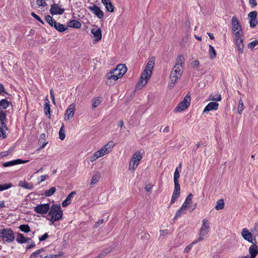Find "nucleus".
Instances as JSON below:
<instances>
[{"label":"nucleus","instance_id":"obj_1","mask_svg":"<svg viewBox=\"0 0 258 258\" xmlns=\"http://www.w3.org/2000/svg\"><path fill=\"white\" fill-rule=\"evenodd\" d=\"M184 61L185 59L182 55L179 54L177 56L175 63L170 74V82L168 84L170 89L173 88L175 84L181 77L184 70Z\"/></svg>","mask_w":258,"mask_h":258},{"label":"nucleus","instance_id":"obj_2","mask_svg":"<svg viewBox=\"0 0 258 258\" xmlns=\"http://www.w3.org/2000/svg\"><path fill=\"white\" fill-rule=\"evenodd\" d=\"M154 59L152 57L149 60L147 66H146V68L136 85V89H141L146 85L148 81L151 76L152 70L154 68Z\"/></svg>","mask_w":258,"mask_h":258},{"label":"nucleus","instance_id":"obj_3","mask_svg":"<svg viewBox=\"0 0 258 258\" xmlns=\"http://www.w3.org/2000/svg\"><path fill=\"white\" fill-rule=\"evenodd\" d=\"M114 146L113 142L110 141L106 144L103 146L100 150L96 151L90 157V161L91 162H93L97 160L100 157H103L106 155L108 154L112 151Z\"/></svg>","mask_w":258,"mask_h":258},{"label":"nucleus","instance_id":"obj_4","mask_svg":"<svg viewBox=\"0 0 258 258\" xmlns=\"http://www.w3.org/2000/svg\"><path fill=\"white\" fill-rule=\"evenodd\" d=\"M48 216L49 218H48L47 220L50 221L52 224L61 220L63 216V211L60 206L55 204L50 207Z\"/></svg>","mask_w":258,"mask_h":258},{"label":"nucleus","instance_id":"obj_5","mask_svg":"<svg viewBox=\"0 0 258 258\" xmlns=\"http://www.w3.org/2000/svg\"><path fill=\"white\" fill-rule=\"evenodd\" d=\"M126 67L123 64H119L117 66L116 68L112 70L109 72L106 77L108 80L117 81L118 79L121 78L126 72Z\"/></svg>","mask_w":258,"mask_h":258},{"label":"nucleus","instance_id":"obj_6","mask_svg":"<svg viewBox=\"0 0 258 258\" xmlns=\"http://www.w3.org/2000/svg\"><path fill=\"white\" fill-rule=\"evenodd\" d=\"M210 229V227L209 220L206 218L202 220V226L199 231V237L197 240L200 242L207 238L208 236Z\"/></svg>","mask_w":258,"mask_h":258},{"label":"nucleus","instance_id":"obj_7","mask_svg":"<svg viewBox=\"0 0 258 258\" xmlns=\"http://www.w3.org/2000/svg\"><path fill=\"white\" fill-rule=\"evenodd\" d=\"M143 155L141 151L136 152L128 164V170L134 171L138 167L140 161L142 159Z\"/></svg>","mask_w":258,"mask_h":258},{"label":"nucleus","instance_id":"obj_8","mask_svg":"<svg viewBox=\"0 0 258 258\" xmlns=\"http://www.w3.org/2000/svg\"><path fill=\"white\" fill-rule=\"evenodd\" d=\"M0 237L5 241L12 242L15 240L14 233L10 228L0 229Z\"/></svg>","mask_w":258,"mask_h":258},{"label":"nucleus","instance_id":"obj_9","mask_svg":"<svg viewBox=\"0 0 258 258\" xmlns=\"http://www.w3.org/2000/svg\"><path fill=\"white\" fill-rule=\"evenodd\" d=\"M232 31L234 37H243V32L241 26L236 17H233L231 20Z\"/></svg>","mask_w":258,"mask_h":258},{"label":"nucleus","instance_id":"obj_10","mask_svg":"<svg viewBox=\"0 0 258 258\" xmlns=\"http://www.w3.org/2000/svg\"><path fill=\"white\" fill-rule=\"evenodd\" d=\"M190 95L187 93L183 98V100L180 102L177 106L174 109V112L177 113L181 112L186 109L190 105Z\"/></svg>","mask_w":258,"mask_h":258},{"label":"nucleus","instance_id":"obj_11","mask_svg":"<svg viewBox=\"0 0 258 258\" xmlns=\"http://www.w3.org/2000/svg\"><path fill=\"white\" fill-rule=\"evenodd\" d=\"M6 121V114L5 112H0V122L1 126L0 127L2 136L3 139L7 137L6 131L7 130L5 122Z\"/></svg>","mask_w":258,"mask_h":258},{"label":"nucleus","instance_id":"obj_12","mask_svg":"<svg viewBox=\"0 0 258 258\" xmlns=\"http://www.w3.org/2000/svg\"><path fill=\"white\" fill-rule=\"evenodd\" d=\"M50 207L49 204H39L34 208V211L36 213L44 215L49 212Z\"/></svg>","mask_w":258,"mask_h":258},{"label":"nucleus","instance_id":"obj_13","mask_svg":"<svg viewBox=\"0 0 258 258\" xmlns=\"http://www.w3.org/2000/svg\"><path fill=\"white\" fill-rule=\"evenodd\" d=\"M88 9L98 19H101L104 17V12L96 5L91 6L88 7Z\"/></svg>","mask_w":258,"mask_h":258},{"label":"nucleus","instance_id":"obj_14","mask_svg":"<svg viewBox=\"0 0 258 258\" xmlns=\"http://www.w3.org/2000/svg\"><path fill=\"white\" fill-rule=\"evenodd\" d=\"M234 43L239 53L242 54L244 52V48L242 37H234Z\"/></svg>","mask_w":258,"mask_h":258},{"label":"nucleus","instance_id":"obj_15","mask_svg":"<svg viewBox=\"0 0 258 258\" xmlns=\"http://www.w3.org/2000/svg\"><path fill=\"white\" fill-rule=\"evenodd\" d=\"M241 235L242 237L249 242L254 243L255 239L252 237L251 232L246 228H243L241 231Z\"/></svg>","mask_w":258,"mask_h":258},{"label":"nucleus","instance_id":"obj_16","mask_svg":"<svg viewBox=\"0 0 258 258\" xmlns=\"http://www.w3.org/2000/svg\"><path fill=\"white\" fill-rule=\"evenodd\" d=\"M64 12V9L61 8L58 4H53L51 5L50 12L52 15H62Z\"/></svg>","mask_w":258,"mask_h":258},{"label":"nucleus","instance_id":"obj_17","mask_svg":"<svg viewBox=\"0 0 258 258\" xmlns=\"http://www.w3.org/2000/svg\"><path fill=\"white\" fill-rule=\"evenodd\" d=\"M91 33L92 34L94 42L96 43L101 39L102 33L100 28H93L91 29Z\"/></svg>","mask_w":258,"mask_h":258},{"label":"nucleus","instance_id":"obj_18","mask_svg":"<svg viewBox=\"0 0 258 258\" xmlns=\"http://www.w3.org/2000/svg\"><path fill=\"white\" fill-rule=\"evenodd\" d=\"M75 111V105L73 103L70 104L68 108L66 110V112L64 115V119L66 120H69L72 118L74 114Z\"/></svg>","mask_w":258,"mask_h":258},{"label":"nucleus","instance_id":"obj_19","mask_svg":"<svg viewBox=\"0 0 258 258\" xmlns=\"http://www.w3.org/2000/svg\"><path fill=\"white\" fill-rule=\"evenodd\" d=\"M257 12L256 11L250 12L248 14V18L249 19V26L251 28H254L257 24L256 20Z\"/></svg>","mask_w":258,"mask_h":258},{"label":"nucleus","instance_id":"obj_20","mask_svg":"<svg viewBox=\"0 0 258 258\" xmlns=\"http://www.w3.org/2000/svg\"><path fill=\"white\" fill-rule=\"evenodd\" d=\"M28 161V160H22L20 159H17L16 160H12V161L6 162H4L3 163V166L4 167H8V166H14V165H15L17 164L26 163Z\"/></svg>","mask_w":258,"mask_h":258},{"label":"nucleus","instance_id":"obj_21","mask_svg":"<svg viewBox=\"0 0 258 258\" xmlns=\"http://www.w3.org/2000/svg\"><path fill=\"white\" fill-rule=\"evenodd\" d=\"M219 104L216 102H211L205 107L203 112L206 113L212 110H216L218 109Z\"/></svg>","mask_w":258,"mask_h":258},{"label":"nucleus","instance_id":"obj_22","mask_svg":"<svg viewBox=\"0 0 258 258\" xmlns=\"http://www.w3.org/2000/svg\"><path fill=\"white\" fill-rule=\"evenodd\" d=\"M249 248V253L253 258H255V256L258 254V246L254 243H252Z\"/></svg>","mask_w":258,"mask_h":258},{"label":"nucleus","instance_id":"obj_23","mask_svg":"<svg viewBox=\"0 0 258 258\" xmlns=\"http://www.w3.org/2000/svg\"><path fill=\"white\" fill-rule=\"evenodd\" d=\"M105 6L106 10L110 12H114V7L110 0H101Z\"/></svg>","mask_w":258,"mask_h":258},{"label":"nucleus","instance_id":"obj_24","mask_svg":"<svg viewBox=\"0 0 258 258\" xmlns=\"http://www.w3.org/2000/svg\"><path fill=\"white\" fill-rule=\"evenodd\" d=\"M75 191L71 192L67 197L66 199L62 203V206L63 207H67L71 203V201L74 196L76 195Z\"/></svg>","mask_w":258,"mask_h":258},{"label":"nucleus","instance_id":"obj_25","mask_svg":"<svg viewBox=\"0 0 258 258\" xmlns=\"http://www.w3.org/2000/svg\"><path fill=\"white\" fill-rule=\"evenodd\" d=\"M56 30L59 32H62L67 29V27L64 25L57 22L56 21L53 22V25L52 26Z\"/></svg>","mask_w":258,"mask_h":258},{"label":"nucleus","instance_id":"obj_26","mask_svg":"<svg viewBox=\"0 0 258 258\" xmlns=\"http://www.w3.org/2000/svg\"><path fill=\"white\" fill-rule=\"evenodd\" d=\"M68 26L72 28H80L81 27V24L79 21L73 20L70 21Z\"/></svg>","mask_w":258,"mask_h":258},{"label":"nucleus","instance_id":"obj_27","mask_svg":"<svg viewBox=\"0 0 258 258\" xmlns=\"http://www.w3.org/2000/svg\"><path fill=\"white\" fill-rule=\"evenodd\" d=\"M209 55L211 59H214L217 56L216 51L213 46L210 45L209 49Z\"/></svg>","mask_w":258,"mask_h":258},{"label":"nucleus","instance_id":"obj_28","mask_svg":"<svg viewBox=\"0 0 258 258\" xmlns=\"http://www.w3.org/2000/svg\"><path fill=\"white\" fill-rule=\"evenodd\" d=\"M100 178V173L99 172H96L92 176L91 180V184L93 185L96 184Z\"/></svg>","mask_w":258,"mask_h":258},{"label":"nucleus","instance_id":"obj_29","mask_svg":"<svg viewBox=\"0 0 258 258\" xmlns=\"http://www.w3.org/2000/svg\"><path fill=\"white\" fill-rule=\"evenodd\" d=\"M224 205L225 204L224 200L223 199H220L217 202L215 208L216 210H220L224 209Z\"/></svg>","mask_w":258,"mask_h":258},{"label":"nucleus","instance_id":"obj_30","mask_svg":"<svg viewBox=\"0 0 258 258\" xmlns=\"http://www.w3.org/2000/svg\"><path fill=\"white\" fill-rule=\"evenodd\" d=\"M221 100V95L217 93V94H212L209 96V100L212 101H219Z\"/></svg>","mask_w":258,"mask_h":258},{"label":"nucleus","instance_id":"obj_31","mask_svg":"<svg viewBox=\"0 0 258 258\" xmlns=\"http://www.w3.org/2000/svg\"><path fill=\"white\" fill-rule=\"evenodd\" d=\"M26 237L23 235V234L21 233H18L17 234V236L16 237V241L19 243H26Z\"/></svg>","mask_w":258,"mask_h":258},{"label":"nucleus","instance_id":"obj_32","mask_svg":"<svg viewBox=\"0 0 258 258\" xmlns=\"http://www.w3.org/2000/svg\"><path fill=\"white\" fill-rule=\"evenodd\" d=\"M9 106V102L7 99H2L0 101V110L6 109Z\"/></svg>","mask_w":258,"mask_h":258},{"label":"nucleus","instance_id":"obj_33","mask_svg":"<svg viewBox=\"0 0 258 258\" xmlns=\"http://www.w3.org/2000/svg\"><path fill=\"white\" fill-rule=\"evenodd\" d=\"M66 134L64 131V125L62 123L59 131V138L61 140H63L65 139Z\"/></svg>","mask_w":258,"mask_h":258},{"label":"nucleus","instance_id":"obj_34","mask_svg":"<svg viewBox=\"0 0 258 258\" xmlns=\"http://www.w3.org/2000/svg\"><path fill=\"white\" fill-rule=\"evenodd\" d=\"M198 242H199L197 239L193 241L190 244L187 245L184 250V252L185 253H188L190 251L191 249L192 248V246L197 243Z\"/></svg>","mask_w":258,"mask_h":258},{"label":"nucleus","instance_id":"obj_35","mask_svg":"<svg viewBox=\"0 0 258 258\" xmlns=\"http://www.w3.org/2000/svg\"><path fill=\"white\" fill-rule=\"evenodd\" d=\"M179 195H180V191H176V190H173V194L172 195V197H171V201H170L171 205L174 203V202L176 200V199L178 198V197L179 196Z\"/></svg>","mask_w":258,"mask_h":258},{"label":"nucleus","instance_id":"obj_36","mask_svg":"<svg viewBox=\"0 0 258 258\" xmlns=\"http://www.w3.org/2000/svg\"><path fill=\"white\" fill-rule=\"evenodd\" d=\"M46 101H47L44 104V111L46 115H48L49 116L50 115V107L49 101L47 99H46Z\"/></svg>","mask_w":258,"mask_h":258},{"label":"nucleus","instance_id":"obj_37","mask_svg":"<svg viewBox=\"0 0 258 258\" xmlns=\"http://www.w3.org/2000/svg\"><path fill=\"white\" fill-rule=\"evenodd\" d=\"M20 230L25 233H28L30 231V227L27 224L21 225L19 226Z\"/></svg>","mask_w":258,"mask_h":258},{"label":"nucleus","instance_id":"obj_38","mask_svg":"<svg viewBox=\"0 0 258 258\" xmlns=\"http://www.w3.org/2000/svg\"><path fill=\"white\" fill-rule=\"evenodd\" d=\"M56 190L55 187H51L49 189L46 190L44 192V195L46 197H50L54 194Z\"/></svg>","mask_w":258,"mask_h":258},{"label":"nucleus","instance_id":"obj_39","mask_svg":"<svg viewBox=\"0 0 258 258\" xmlns=\"http://www.w3.org/2000/svg\"><path fill=\"white\" fill-rule=\"evenodd\" d=\"M44 251V248H40L35 252H33L29 258H35L38 256L40 254Z\"/></svg>","mask_w":258,"mask_h":258},{"label":"nucleus","instance_id":"obj_40","mask_svg":"<svg viewBox=\"0 0 258 258\" xmlns=\"http://www.w3.org/2000/svg\"><path fill=\"white\" fill-rule=\"evenodd\" d=\"M11 183L0 184V191H3L8 189L12 186Z\"/></svg>","mask_w":258,"mask_h":258},{"label":"nucleus","instance_id":"obj_41","mask_svg":"<svg viewBox=\"0 0 258 258\" xmlns=\"http://www.w3.org/2000/svg\"><path fill=\"white\" fill-rule=\"evenodd\" d=\"M244 108V104L241 99H240L239 101L238 106V112L239 114H241L242 111Z\"/></svg>","mask_w":258,"mask_h":258},{"label":"nucleus","instance_id":"obj_42","mask_svg":"<svg viewBox=\"0 0 258 258\" xmlns=\"http://www.w3.org/2000/svg\"><path fill=\"white\" fill-rule=\"evenodd\" d=\"M45 21L50 25L51 27H52L53 25V22L55 21L53 20L52 17L50 15H47L45 17Z\"/></svg>","mask_w":258,"mask_h":258},{"label":"nucleus","instance_id":"obj_43","mask_svg":"<svg viewBox=\"0 0 258 258\" xmlns=\"http://www.w3.org/2000/svg\"><path fill=\"white\" fill-rule=\"evenodd\" d=\"M257 45L258 40H254V41L248 43L247 47L249 49H253Z\"/></svg>","mask_w":258,"mask_h":258},{"label":"nucleus","instance_id":"obj_44","mask_svg":"<svg viewBox=\"0 0 258 258\" xmlns=\"http://www.w3.org/2000/svg\"><path fill=\"white\" fill-rule=\"evenodd\" d=\"M101 103V101L98 98L93 99L92 100V107L95 108L97 107Z\"/></svg>","mask_w":258,"mask_h":258},{"label":"nucleus","instance_id":"obj_45","mask_svg":"<svg viewBox=\"0 0 258 258\" xmlns=\"http://www.w3.org/2000/svg\"><path fill=\"white\" fill-rule=\"evenodd\" d=\"M20 185L26 189H32L33 187L32 184H30L29 183L26 182L20 183Z\"/></svg>","mask_w":258,"mask_h":258},{"label":"nucleus","instance_id":"obj_46","mask_svg":"<svg viewBox=\"0 0 258 258\" xmlns=\"http://www.w3.org/2000/svg\"><path fill=\"white\" fill-rule=\"evenodd\" d=\"M179 170H178V168L176 167L174 173V181H178V178H179Z\"/></svg>","mask_w":258,"mask_h":258},{"label":"nucleus","instance_id":"obj_47","mask_svg":"<svg viewBox=\"0 0 258 258\" xmlns=\"http://www.w3.org/2000/svg\"><path fill=\"white\" fill-rule=\"evenodd\" d=\"M184 211L185 210L182 209L181 208L178 209L175 215L174 219H177L183 213Z\"/></svg>","mask_w":258,"mask_h":258},{"label":"nucleus","instance_id":"obj_48","mask_svg":"<svg viewBox=\"0 0 258 258\" xmlns=\"http://www.w3.org/2000/svg\"><path fill=\"white\" fill-rule=\"evenodd\" d=\"M36 4L38 6L45 7L47 5L45 0H37Z\"/></svg>","mask_w":258,"mask_h":258},{"label":"nucleus","instance_id":"obj_49","mask_svg":"<svg viewBox=\"0 0 258 258\" xmlns=\"http://www.w3.org/2000/svg\"><path fill=\"white\" fill-rule=\"evenodd\" d=\"M192 197H193V195H192V194H191V193L189 194L186 197L184 202H185L188 205H190L191 203V200H192Z\"/></svg>","mask_w":258,"mask_h":258},{"label":"nucleus","instance_id":"obj_50","mask_svg":"<svg viewBox=\"0 0 258 258\" xmlns=\"http://www.w3.org/2000/svg\"><path fill=\"white\" fill-rule=\"evenodd\" d=\"M31 16L34 18L35 19H36L37 20H38L39 22H40V23H41L42 24H44V22H43V21L41 19V18H40L39 16H38L37 15H36V14H35L34 13L32 12L31 13Z\"/></svg>","mask_w":258,"mask_h":258},{"label":"nucleus","instance_id":"obj_51","mask_svg":"<svg viewBox=\"0 0 258 258\" xmlns=\"http://www.w3.org/2000/svg\"><path fill=\"white\" fill-rule=\"evenodd\" d=\"M174 190H176V191H180V185H179V181H174Z\"/></svg>","mask_w":258,"mask_h":258},{"label":"nucleus","instance_id":"obj_52","mask_svg":"<svg viewBox=\"0 0 258 258\" xmlns=\"http://www.w3.org/2000/svg\"><path fill=\"white\" fill-rule=\"evenodd\" d=\"M48 237V235L47 233H44L43 235L39 237V240L40 241L46 240Z\"/></svg>","mask_w":258,"mask_h":258},{"label":"nucleus","instance_id":"obj_53","mask_svg":"<svg viewBox=\"0 0 258 258\" xmlns=\"http://www.w3.org/2000/svg\"><path fill=\"white\" fill-rule=\"evenodd\" d=\"M191 66L193 68H198L199 66L200 62L198 60H195L191 62Z\"/></svg>","mask_w":258,"mask_h":258},{"label":"nucleus","instance_id":"obj_54","mask_svg":"<svg viewBox=\"0 0 258 258\" xmlns=\"http://www.w3.org/2000/svg\"><path fill=\"white\" fill-rule=\"evenodd\" d=\"M48 144V142H43L42 141L41 144H40V146L39 148L37 149V150H40L42 149H43L46 145Z\"/></svg>","mask_w":258,"mask_h":258},{"label":"nucleus","instance_id":"obj_55","mask_svg":"<svg viewBox=\"0 0 258 258\" xmlns=\"http://www.w3.org/2000/svg\"><path fill=\"white\" fill-rule=\"evenodd\" d=\"M162 130V132L164 133H167L169 132V126L167 125L164 128H163V126L161 127L160 131Z\"/></svg>","mask_w":258,"mask_h":258},{"label":"nucleus","instance_id":"obj_56","mask_svg":"<svg viewBox=\"0 0 258 258\" xmlns=\"http://www.w3.org/2000/svg\"><path fill=\"white\" fill-rule=\"evenodd\" d=\"M47 177V175H46L41 176L39 178H38V179H40V181H38V184H40L41 182L44 181L46 179Z\"/></svg>","mask_w":258,"mask_h":258},{"label":"nucleus","instance_id":"obj_57","mask_svg":"<svg viewBox=\"0 0 258 258\" xmlns=\"http://www.w3.org/2000/svg\"><path fill=\"white\" fill-rule=\"evenodd\" d=\"M45 139V135L44 134H42L40 136V139L39 140V144H41L42 142Z\"/></svg>","mask_w":258,"mask_h":258},{"label":"nucleus","instance_id":"obj_58","mask_svg":"<svg viewBox=\"0 0 258 258\" xmlns=\"http://www.w3.org/2000/svg\"><path fill=\"white\" fill-rule=\"evenodd\" d=\"M249 2L252 7H254L257 4L256 0H249Z\"/></svg>","mask_w":258,"mask_h":258},{"label":"nucleus","instance_id":"obj_59","mask_svg":"<svg viewBox=\"0 0 258 258\" xmlns=\"http://www.w3.org/2000/svg\"><path fill=\"white\" fill-rule=\"evenodd\" d=\"M103 222V220H102V219H100V220H98L95 224V226H94L95 227H96V228L98 226L100 225L101 224H102Z\"/></svg>","mask_w":258,"mask_h":258},{"label":"nucleus","instance_id":"obj_60","mask_svg":"<svg viewBox=\"0 0 258 258\" xmlns=\"http://www.w3.org/2000/svg\"><path fill=\"white\" fill-rule=\"evenodd\" d=\"M189 205H188L185 202H184L182 204V206L181 207V208L182 209H183L184 210H185Z\"/></svg>","mask_w":258,"mask_h":258},{"label":"nucleus","instance_id":"obj_61","mask_svg":"<svg viewBox=\"0 0 258 258\" xmlns=\"http://www.w3.org/2000/svg\"><path fill=\"white\" fill-rule=\"evenodd\" d=\"M152 188V186L151 184H148L145 187V189L147 192H149Z\"/></svg>","mask_w":258,"mask_h":258},{"label":"nucleus","instance_id":"obj_62","mask_svg":"<svg viewBox=\"0 0 258 258\" xmlns=\"http://www.w3.org/2000/svg\"><path fill=\"white\" fill-rule=\"evenodd\" d=\"M59 257V255L54 254V255H51L49 256H44L43 258H58Z\"/></svg>","mask_w":258,"mask_h":258},{"label":"nucleus","instance_id":"obj_63","mask_svg":"<svg viewBox=\"0 0 258 258\" xmlns=\"http://www.w3.org/2000/svg\"><path fill=\"white\" fill-rule=\"evenodd\" d=\"M35 246V243H33L32 244H31L30 245H28L26 247V249H30V248H33Z\"/></svg>","mask_w":258,"mask_h":258},{"label":"nucleus","instance_id":"obj_64","mask_svg":"<svg viewBox=\"0 0 258 258\" xmlns=\"http://www.w3.org/2000/svg\"><path fill=\"white\" fill-rule=\"evenodd\" d=\"M5 92V88L4 86L2 84H0V95L2 92Z\"/></svg>","mask_w":258,"mask_h":258}]
</instances>
